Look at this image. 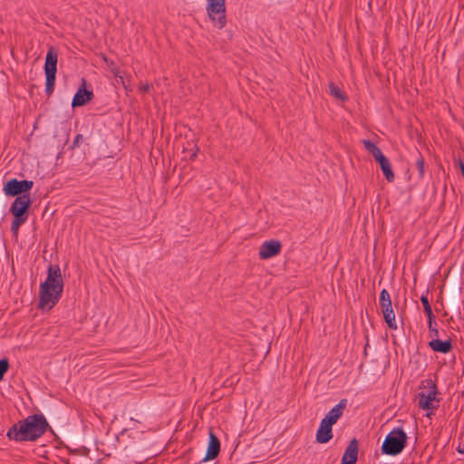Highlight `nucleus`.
<instances>
[{
  "mask_svg": "<svg viewBox=\"0 0 464 464\" xmlns=\"http://www.w3.org/2000/svg\"><path fill=\"white\" fill-rule=\"evenodd\" d=\"M49 424L43 414H33L27 416L11 426L6 436L14 441H35L42 437Z\"/></svg>",
  "mask_w": 464,
  "mask_h": 464,
  "instance_id": "obj_1",
  "label": "nucleus"
},
{
  "mask_svg": "<svg viewBox=\"0 0 464 464\" xmlns=\"http://www.w3.org/2000/svg\"><path fill=\"white\" fill-rule=\"evenodd\" d=\"M63 290V281L58 265H50L47 277L40 285L38 308L51 310L60 300Z\"/></svg>",
  "mask_w": 464,
  "mask_h": 464,
  "instance_id": "obj_2",
  "label": "nucleus"
},
{
  "mask_svg": "<svg viewBox=\"0 0 464 464\" xmlns=\"http://www.w3.org/2000/svg\"><path fill=\"white\" fill-rule=\"evenodd\" d=\"M420 389L422 391L416 395L417 403L420 409L427 411V416H430L439 408L438 388L432 380L428 379L421 382Z\"/></svg>",
  "mask_w": 464,
  "mask_h": 464,
  "instance_id": "obj_3",
  "label": "nucleus"
},
{
  "mask_svg": "<svg viewBox=\"0 0 464 464\" xmlns=\"http://www.w3.org/2000/svg\"><path fill=\"white\" fill-rule=\"evenodd\" d=\"M407 444V435L402 428L391 430L382 445V452L385 455L396 456L400 454Z\"/></svg>",
  "mask_w": 464,
  "mask_h": 464,
  "instance_id": "obj_4",
  "label": "nucleus"
},
{
  "mask_svg": "<svg viewBox=\"0 0 464 464\" xmlns=\"http://www.w3.org/2000/svg\"><path fill=\"white\" fill-rule=\"evenodd\" d=\"M206 9L213 26L223 29L227 24L226 0H207Z\"/></svg>",
  "mask_w": 464,
  "mask_h": 464,
  "instance_id": "obj_5",
  "label": "nucleus"
},
{
  "mask_svg": "<svg viewBox=\"0 0 464 464\" xmlns=\"http://www.w3.org/2000/svg\"><path fill=\"white\" fill-rule=\"evenodd\" d=\"M362 144L366 150L380 164L381 169L389 182L394 180V173L392 169L390 160L382 154L380 148L369 140H363Z\"/></svg>",
  "mask_w": 464,
  "mask_h": 464,
  "instance_id": "obj_6",
  "label": "nucleus"
},
{
  "mask_svg": "<svg viewBox=\"0 0 464 464\" xmlns=\"http://www.w3.org/2000/svg\"><path fill=\"white\" fill-rule=\"evenodd\" d=\"M57 53L51 47L45 57L44 73H45V92L47 94H52L54 90L55 75L57 71Z\"/></svg>",
  "mask_w": 464,
  "mask_h": 464,
  "instance_id": "obj_7",
  "label": "nucleus"
},
{
  "mask_svg": "<svg viewBox=\"0 0 464 464\" xmlns=\"http://www.w3.org/2000/svg\"><path fill=\"white\" fill-rule=\"evenodd\" d=\"M379 303L383 314V319L388 327L396 330L398 326L395 321V314L392 309L391 295L386 289H382L381 291Z\"/></svg>",
  "mask_w": 464,
  "mask_h": 464,
  "instance_id": "obj_8",
  "label": "nucleus"
},
{
  "mask_svg": "<svg viewBox=\"0 0 464 464\" xmlns=\"http://www.w3.org/2000/svg\"><path fill=\"white\" fill-rule=\"evenodd\" d=\"M34 186V182L32 180H17L16 179H10L4 186V192L7 196L18 197L23 194H28L29 191Z\"/></svg>",
  "mask_w": 464,
  "mask_h": 464,
  "instance_id": "obj_9",
  "label": "nucleus"
},
{
  "mask_svg": "<svg viewBox=\"0 0 464 464\" xmlns=\"http://www.w3.org/2000/svg\"><path fill=\"white\" fill-rule=\"evenodd\" d=\"M31 205V198L29 194H23L16 197L12 203L10 212L14 217H18L27 219V211Z\"/></svg>",
  "mask_w": 464,
  "mask_h": 464,
  "instance_id": "obj_10",
  "label": "nucleus"
},
{
  "mask_svg": "<svg viewBox=\"0 0 464 464\" xmlns=\"http://www.w3.org/2000/svg\"><path fill=\"white\" fill-rule=\"evenodd\" d=\"M282 249V244L278 240H268L261 244L258 256L262 260L269 259L277 256Z\"/></svg>",
  "mask_w": 464,
  "mask_h": 464,
  "instance_id": "obj_11",
  "label": "nucleus"
},
{
  "mask_svg": "<svg viewBox=\"0 0 464 464\" xmlns=\"http://www.w3.org/2000/svg\"><path fill=\"white\" fill-rule=\"evenodd\" d=\"M82 84L78 89L76 93L73 96L72 106V107H80L84 105L86 102H90L93 98L92 91H88L85 88L86 81L84 79L82 80Z\"/></svg>",
  "mask_w": 464,
  "mask_h": 464,
  "instance_id": "obj_12",
  "label": "nucleus"
},
{
  "mask_svg": "<svg viewBox=\"0 0 464 464\" xmlns=\"http://www.w3.org/2000/svg\"><path fill=\"white\" fill-rule=\"evenodd\" d=\"M346 399L341 400L334 407H333L322 420L330 425H334L343 415L346 407Z\"/></svg>",
  "mask_w": 464,
  "mask_h": 464,
  "instance_id": "obj_13",
  "label": "nucleus"
},
{
  "mask_svg": "<svg viewBox=\"0 0 464 464\" xmlns=\"http://www.w3.org/2000/svg\"><path fill=\"white\" fill-rule=\"evenodd\" d=\"M220 451V442L218 438L210 431L209 433V441L207 450L206 456L201 459V461H207L209 459H214L218 457Z\"/></svg>",
  "mask_w": 464,
  "mask_h": 464,
  "instance_id": "obj_14",
  "label": "nucleus"
},
{
  "mask_svg": "<svg viewBox=\"0 0 464 464\" xmlns=\"http://www.w3.org/2000/svg\"><path fill=\"white\" fill-rule=\"evenodd\" d=\"M333 425L321 420L319 428L316 431L315 440L318 443L324 444L330 441L333 438Z\"/></svg>",
  "mask_w": 464,
  "mask_h": 464,
  "instance_id": "obj_15",
  "label": "nucleus"
},
{
  "mask_svg": "<svg viewBox=\"0 0 464 464\" xmlns=\"http://www.w3.org/2000/svg\"><path fill=\"white\" fill-rule=\"evenodd\" d=\"M358 441L356 439H353L346 447L341 460L356 462L358 459Z\"/></svg>",
  "mask_w": 464,
  "mask_h": 464,
  "instance_id": "obj_16",
  "label": "nucleus"
},
{
  "mask_svg": "<svg viewBox=\"0 0 464 464\" xmlns=\"http://www.w3.org/2000/svg\"><path fill=\"white\" fill-rule=\"evenodd\" d=\"M429 346L432 351L441 353H448L452 349L450 340L441 341L438 338L430 341Z\"/></svg>",
  "mask_w": 464,
  "mask_h": 464,
  "instance_id": "obj_17",
  "label": "nucleus"
},
{
  "mask_svg": "<svg viewBox=\"0 0 464 464\" xmlns=\"http://www.w3.org/2000/svg\"><path fill=\"white\" fill-rule=\"evenodd\" d=\"M420 302H421V304L423 305L424 312L427 314L429 323L430 324H435V316H434V314L432 313V309H431V306H430V302L428 300V297L426 295H422L420 297Z\"/></svg>",
  "mask_w": 464,
  "mask_h": 464,
  "instance_id": "obj_18",
  "label": "nucleus"
},
{
  "mask_svg": "<svg viewBox=\"0 0 464 464\" xmlns=\"http://www.w3.org/2000/svg\"><path fill=\"white\" fill-rule=\"evenodd\" d=\"M329 92H330V94L332 96H334V98H336L337 100H340V101H343V102L347 100V96L334 82H330V84H329Z\"/></svg>",
  "mask_w": 464,
  "mask_h": 464,
  "instance_id": "obj_19",
  "label": "nucleus"
},
{
  "mask_svg": "<svg viewBox=\"0 0 464 464\" xmlns=\"http://www.w3.org/2000/svg\"><path fill=\"white\" fill-rule=\"evenodd\" d=\"M26 221L25 218L14 217V219L11 224V231L14 234H17L19 227Z\"/></svg>",
  "mask_w": 464,
  "mask_h": 464,
  "instance_id": "obj_20",
  "label": "nucleus"
},
{
  "mask_svg": "<svg viewBox=\"0 0 464 464\" xmlns=\"http://www.w3.org/2000/svg\"><path fill=\"white\" fill-rule=\"evenodd\" d=\"M9 367V361L6 358L0 360V381L4 379V376L7 372Z\"/></svg>",
  "mask_w": 464,
  "mask_h": 464,
  "instance_id": "obj_21",
  "label": "nucleus"
},
{
  "mask_svg": "<svg viewBox=\"0 0 464 464\" xmlns=\"http://www.w3.org/2000/svg\"><path fill=\"white\" fill-rule=\"evenodd\" d=\"M83 141V136L82 134H77L72 141V144L71 145V149L73 150L75 148H78L81 143Z\"/></svg>",
  "mask_w": 464,
  "mask_h": 464,
  "instance_id": "obj_22",
  "label": "nucleus"
},
{
  "mask_svg": "<svg viewBox=\"0 0 464 464\" xmlns=\"http://www.w3.org/2000/svg\"><path fill=\"white\" fill-rule=\"evenodd\" d=\"M416 165H417L420 176L423 177V175H424V160L422 157H420L417 160Z\"/></svg>",
  "mask_w": 464,
  "mask_h": 464,
  "instance_id": "obj_23",
  "label": "nucleus"
},
{
  "mask_svg": "<svg viewBox=\"0 0 464 464\" xmlns=\"http://www.w3.org/2000/svg\"><path fill=\"white\" fill-rule=\"evenodd\" d=\"M151 86L149 83H140L139 86V90L141 92H148L150 90Z\"/></svg>",
  "mask_w": 464,
  "mask_h": 464,
  "instance_id": "obj_24",
  "label": "nucleus"
},
{
  "mask_svg": "<svg viewBox=\"0 0 464 464\" xmlns=\"http://www.w3.org/2000/svg\"><path fill=\"white\" fill-rule=\"evenodd\" d=\"M428 324H429V329H430V332H432V333L434 334V336L438 337V336H439V330H438V328L436 327V325H437V324H436V323H435V324H430L428 322Z\"/></svg>",
  "mask_w": 464,
  "mask_h": 464,
  "instance_id": "obj_25",
  "label": "nucleus"
},
{
  "mask_svg": "<svg viewBox=\"0 0 464 464\" xmlns=\"http://www.w3.org/2000/svg\"><path fill=\"white\" fill-rule=\"evenodd\" d=\"M111 72H113L114 76L115 77H119L121 79V81L123 82V78L122 76L119 75L120 72H119V69L118 68H113L111 69Z\"/></svg>",
  "mask_w": 464,
  "mask_h": 464,
  "instance_id": "obj_26",
  "label": "nucleus"
},
{
  "mask_svg": "<svg viewBox=\"0 0 464 464\" xmlns=\"http://www.w3.org/2000/svg\"><path fill=\"white\" fill-rule=\"evenodd\" d=\"M457 450L459 453H464V443L463 444H459V447L457 448Z\"/></svg>",
  "mask_w": 464,
  "mask_h": 464,
  "instance_id": "obj_27",
  "label": "nucleus"
},
{
  "mask_svg": "<svg viewBox=\"0 0 464 464\" xmlns=\"http://www.w3.org/2000/svg\"><path fill=\"white\" fill-rule=\"evenodd\" d=\"M459 169H460L461 173H462V175L464 177V163L461 162V161H459Z\"/></svg>",
  "mask_w": 464,
  "mask_h": 464,
  "instance_id": "obj_28",
  "label": "nucleus"
},
{
  "mask_svg": "<svg viewBox=\"0 0 464 464\" xmlns=\"http://www.w3.org/2000/svg\"><path fill=\"white\" fill-rule=\"evenodd\" d=\"M356 462H351V461H346V460H341V464H355Z\"/></svg>",
  "mask_w": 464,
  "mask_h": 464,
  "instance_id": "obj_29",
  "label": "nucleus"
},
{
  "mask_svg": "<svg viewBox=\"0 0 464 464\" xmlns=\"http://www.w3.org/2000/svg\"><path fill=\"white\" fill-rule=\"evenodd\" d=\"M198 151V149H197V151L192 154L191 158H195L197 156Z\"/></svg>",
  "mask_w": 464,
  "mask_h": 464,
  "instance_id": "obj_30",
  "label": "nucleus"
},
{
  "mask_svg": "<svg viewBox=\"0 0 464 464\" xmlns=\"http://www.w3.org/2000/svg\"><path fill=\"white\" fill-rule=\"evenodd\" d=\"M104 61L109 64V62H108L107 58H104ZM110 64L112 65L113 62H111Z\"/></svg>",
  "mask_w": 464,
  "mask_h": 464,
  "instance_id": "obj_31",
  "label": "nucleus"
}]
</instances>
